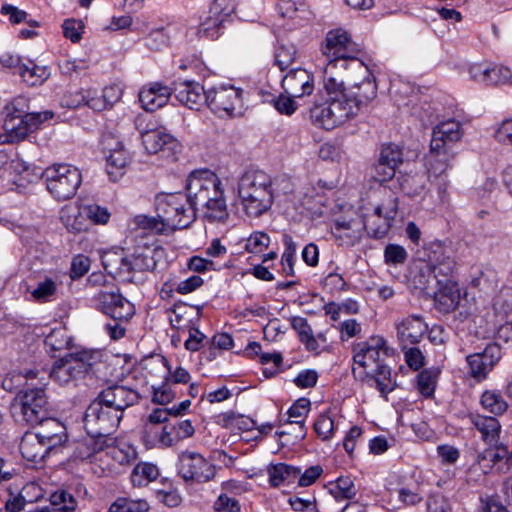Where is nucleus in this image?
<instances>
[{"instance_id": "2", "label": "nucleus", "mask_w": 512, "mask_h": 512, "mask_svg": "<svg viewBox=\"0 0 512 512\" xmlns=\"http://www.w3.org/2000/svg\"><path fill=\"white\" fill-rule=\"evenodd\" d=\"M388 351L389 348L383 337L372 336L354 347L352 367L355 379L375 387L384 396L395 387L391 369L385 364Z\"/></svg>"}, {"instance_id": "33", "label": "nucleus", "mask_w": 512, "mask_h": 512, "mask_svg": "<svg viewBox=\"0 0 512 512\" xmlns=\"http://www.w3.org/2000/svg\"><path fill=\"white\" fill-rule=\"evenodd\" d=\"M267 473L270 484L273 487H278L283 483H293L299 476L300 469L284 463H279L270 465L267 469Z\"/></svg>"}, {"instance_id": "51", "label": "nucleus", "mask_w": 512, "mask_h": 512, "mask_svg": "<svg viewBox=\"0 0 512 512\" xmlns=\"http://www.w3.org/2000/svg\"><path fill=\"white\" fill-rule=\"evenodd\" d=\"M379 157L395 168H398L403 162V151L396 144H387L382 147Z\"/></svg>"}, {"instance_id": "19", "label": "nucleus", "mask_w": 512, "mask_h": 512, "mask_svg": "<svg viewBox=\"0 0 512 512\" xmlns=\"http://www.w3.org/2000/svg\"><path fill=\"white\" fill-rule=\"evenodd\" d=\"M97 398L115 412H120L122 417L128 407L138 402L139 395L126 386L114 385L101 391Z\"/></svg>"}, {"instance_id": "8", "label": "nucleus", "mask_w": 512, "mask_h": 512, "mask_svg": "<svg viewBox=\"0 0 512 512\" xmlns=\"http://www.w3.org/2000/svg\"><path fill=\"white\" fill-rule=\"evenodd\" d=\"M186 189L195 213L201 207L224 195L220 179L208 169L191 172L187 178Z\"/></svg>"}, {"instance_id": "14", "label": "nucleus", "mask_w": 512, "mask_h": 512, "mask_svg": "<svg viewBox=\"0 0 512 512\" xmlns=\"http://www.w3.org/2000/svg\"><path fill=\"white\" fill-rule=\"evenodd\" d=\"M96 299L100 310L113 320L128 321L134 315V305L119 293L118 288L101 289Z\"/></svg>"}, {"instance_id": "35", "label": "nucleus", "mask_w": 512, "mask_h": 512, "mask_svg": "<svg viewBox=\"0 0 512 512\" xmlns=\"http://www.w3.org/2000/svg\"><path fill=\"white\" fill-rule=\"evenodd\" d=\"M19 76L29 86H40L50 77V69L47 66H39L32 61L19 66Z\"/></svg>"}, {"instance_id": "16", "label": "nucleus", "mask_w": 512, "mask_h": 512, "mask_svg": "<svg viewBox=\"0 0 512 512\" xmlns=\"http://www.w3.org/2000/svg\"><path fill=\"white\" fill-rule=\"evenodd\" d=\"M234 7L230 0H214L208 15L201 21L198 28L199 37L215 39L219 36L224 22L230 17Z\"/></svg>"}, {"instance_id": "45", "label": "nucleus", "mask_w": 512, "mask_h": 512, "mask_svg": "<svg viewBox=\"0 0 512 512\" xmlns=\"http://www.w3.org/2000/svg\"><path fill=\"white\" fill-rule=\"evenodd\" d=\"M50 503L63 512H73L77 508L76 499L63 489H59L50 495Z\"/></svg>"}, {"instance_id": "4", "label": "nucleus", "mask_w": 512, "mask_h": 512, "mask_svg": "<svg viewBox=\"0 0 512 512\" xmlns=\"http://www.w3.org/2000/svg\"><path fill=\"white\" fill-rule=\"evenodd\" d=\"M155 211L167 230L187 228L196 218L189 194L160 193L155 197Z\"/></svg>"}, {"instance_id": "27", "label": "nucleus", "mask_w": 512, "mask_h": 512, "mask_svg": "<svg viewBox=\"0 0 512 512\" xmlns=\"http://www.w3.org/2000/svg\"><path fill=\"white\" fill-rule=\"evenodd\" d=\"M171 95V87L154 82L141 89L139 101L146 111L152 112L166 105Z\"/></svg>"}, {"instance_id": "6", "label": "nucleus", "mask_w": 512, "mask_h": 512, "mask_svg": "<svg viewBox=\"0 0 512 512\" xmlns=\"http://www.w3.org/2000/svg\"><path fill=\"white\" fill-rule=\"evenodd\" d=\"M10 409L15 421L35 426L49 413V402L45 389L32 387L19 391L11 403Z\"/></svg>"}, {"instance_id": "39", "label": "nucleus", "mask_w": 512, "mask_h": 512, "mask_svg": "<svg viewBox=\"0 0 512 512\" xmlns=\"http://www.w3.org/2000/svg\"><path fill=\"white\" fill-rule=\"evenodd\" d=\"M199 211L202 212L203 217L209 222L225 223L229 218L224 195L218 199H214V201L208 203V205L201 207Z\"/></svg>"}, {"instance_id": "54", "label": "nucleus", "mask_w": 512, "mask_h": 512, "mask_svg": "<svg viewBox=\"0 0 512 512\" xmlns=\"http://www.w3.org/2000/svg\"><path fill=\"white\" fill-rule=\"evenodd\" d=\"M310 405L311 402L307 398H300L296 400L288 410L289 417L299 419L295 420L294 422L303 425L304 418L308 415L310 411Z\"/></svg>"}, {"instance_id": "56", "label": "nucleus", "mask_w": 512, "mask_h": 512, "mask_svg": "<svg viewBox=\"0 0 512 512\" xmlns=\"http://www.w3.org/2000/svg\"><path fill=\"white\" fill-rule=\"evenodd\" d=\"M169 43V35L164 29H156L149 33L146 37V46L150 50L159 51L166 47Z\"/></svg>"}, {"instance_id": "63", "label": "nucleus", "mask_w": 512, "mask_h": 512, "mask_svg": "<svg viewBox=\"0 0 512 512\" xmlns=\"http://www.w3.org/2000/svg\"><path fill=\"white\" fill-rule=\"evenodd\" d=\"M295 59V51L293 48L280 47L277 49L275 54V62L284 71L287 69Z\"/></svg>"}, {"instance_id": "42", "label": "nucleus", "mask_w": 512, "mask_h": 512, "mask_svg": "<svg viewBox=\"0 0 512 512\" xmlns=\"http://www.w3.org/2000/svg\"><path fill=\"white\" fill-rule=\"evenodd\" d=\"M453 158V154L450 151H432L429 160V177L435 179L440 178L449 167V160Z\"/></svg>"}, {"instance_id": "28", "label": "nucleus", "mask_w": 512, "mask_h": 512, "mask_svg": "<svg viewBox=\"0 0 512 512\" xmlns=\"http://www.w3.org/2000/svg\"><path fill=\"white\" fill-rule=\"evenodd\" d=\"M468 419L487 444L497 443L500 438L501 424L498 418L479 413H469Z\"/></svg>"}, {"instance_id": "25", "label": "nucleus", "mask_w": 512, "mask_h": 512, "mask_svg": "<svg viewBox=\"0 0 512 512\" xmlns=\"http://www.w3.org/2000/svg\"><path fill=\"white\" fill-rule=\"evenodd\" d=\"M171 88L175 98L189 109L198 110L203 103H206L207 91H204L197 82H174Z\"/></svg>"}, {"instance_id": "48", "label": "nucleus", "mask_w": 512, "mask_h": 512, "mask_svg": "<svg viewBox=\"0 0 512 512\" xmlns=\"http://www.w3.org/2000/svg\"><path fill=\"white\" fill-rule=\"evenodd\" d=\"M83 213L86 214L87 221L94 224H106L110 219L108 210L95 203L83 205Z\"/></svg>"}, {"instance_id": "47", "label": "nucleus", "mask_w": 512, "mask_h": 512, "mask_svg": "<svg viewBox=\"0 0 512 512\" xmlns=\"http://www.w3.org/2000/svg\"><path fill=\"white\" fill-rule=\"evenodd\" d=\"M56 290V283L50 278H45L37 284L31 295L38 302H47L55 295Z\"/></svg>"}, {"instance_id": "52", "label": "nucleus", "mask_w": 512, "mask_h": 512, "mask_svg": "<svg viewBox=\"0 0 512 512\" xmlns=\"http://www.w3.org/2000/svg\"><path fill=\"white\" fill-rule=\"evenodd\" d=\"M135 224L143 229L154 233H163L166 231L162 219L158 217H150L146 215H138L134 219Z\"/></svg>"}, {"instance_id": "59", "label": "nucleus", "mask_w": 512, "mask_h": 512, "mask_svg": "<svg viewBox=\"0 0 512 512\" xmlns=\"http://www.w3.org/2000/svg\"><path fill=\"white\" fill-rule=\"evenodd\" d=\"M90 267V259L84 255H77L73 258L70 269V277L79 279L85 275Z\"/></svg>"}, {"instance_id": "61", "label": "nucleus", "mask_w": 512, "mask_h": 512, "mask_svg": "<svg viewBox=\"0 0 512 512\" xmlns=\"http://www.w3.org/2000/svg\"><path fill=\"white\" fill-rule=\"evenodd\" d=\"M294 96H290L286 94L285 92L283 94H280L277 99L274 101V106L276 110L285 115H292L296 108V102L294 101Z\"/></svg>"}, {"instance_id": "37", "label": "nucleus", "mask_w": 512, "mask_h": 512, "mask_svg": "<svg viewBox=\"0 0 512 512\" xmlns=\"http://www.w3.org/2000/svg\"><path fill=\"white\" fill-rule=\"evenodd\" d=\"M455 265L454 259L448 256H442L436 261L431 262L429 269L438 284L454 283L452 278Z\"/></svg>"}, {"instance_id": "46", "label": "nucleus", "mask_w": 512, "mask_h": 512, "mask_svg": "<svg viewBox=\"0 0 512 512\" xmlns=\"http://www.w3.org/2000/svg\"><path fill=\"white\" fill-rule=\"evenodd\" d=\"M336 427L330 412L321 414L314 423L315 432L324 441L333 436Z\"/></svg>"}, {"instance_id": "18", "label": "nucleus", "mask_w": 512, "mask_h": 512, "mask_svg": "<svg viewBox=\"0 0 512 512\" xmlns=\"http://www.w3.org/2000/svg\"><path fill=\"white\" fill-rule=\"evenodd\" d=\"M155 250L149 247L140 248L130 257L120 258L117 273L126 280H132L133 272L152 271L156 267Z\"/></svg>"}, {"instance_id": "32", "label": "nucleus", "mask_w": 512, "mask_h": 512, "mask_svg": "<svg viewBox=\"0 0 512 512\" xmlns=\"http://www.w3.org/2000/svg\"><path fill=\"white\" fill-rule=\"evenodd\" d=\"M493 447L485 449L479 456L478 461L484 471L486 469H492L497 467L500 471V467L506 461L507 445L503 443H493Z\"/></svg>"}, {"instance_id": "50", "label": "nucleus", "mask_w": 512, "mask_h": 512, "mask_svg": "<svg viewBox=\"0 0 512 512\" xmlns=\"http://www.w3.org/2000/svg\"><path fill=\"white\" fill-rule=\"evenodd\" d=\"M270 244V237L268 234L264 232H254L252 233L246 241L245 249L249 253H261Z\"/></svg>"}, {"instance_id": "36", "label": "nucleus", "mask_w": 512, "mask_h": 512, "mask_svg": "<svg viewBox=\"0 0 512 512\" xmlns=\"http://www.w3.org/2000/svg\"><path fill=\"white\" fill-rule=\"evenodd\" d=\"M330 494L338 501L354 500L357 495V488L350 476H340L328 485Z\"/></svg>"}, {"instance_id": "11", "label": "nucleus", "mask_w": 512, "mask_h": 512, "mask_svg": "<svg viewBox=\"0 0 512 512\" xmlns=\"http://www.w3.org/2000/svg\"><path fill=\"white\" fill-rule=\"evenodd\" d=\"M145 150L149 154H161V157L171 161L177 160L182 146L180 142L163 128L148 129L141 132Z\"/></svg>"}, {"instance_id": "23", "label": "nucleus", "mask_w": 512, "mask_h": 512, "mask_svg": "<svg viewBox=\"0 0 512 512\" xmlns=\"http://www.w3.org/2000/svg\"><path fill=\"white\" fill-rule=\"evenodd\" d=\"M462 137L461 124L456 120H447L439 123L434 129L430 142L432 151H449L450 145Z\"/></svg>"}, {"instance_id": "20", "label": "nucleus", "mask_w": 512, "mask_h": 512, "mask_svg": "<svg viewBox=\"0 0 512 512\" xmlns=\"http://www.w3.org/2000/svg\"><path fill=\"white\" fill-rule=\"evenodd\" d=\"M501 358V349L498 344L488 345L483 352L467 356L470 374L474 378L484 379Z\"/></svg>"}, {"instance_id": "22", "label": "nucleus", "mask_w": 512, "mask_h": 512, "mask_svg": "<svg viewBox=\"0 0 512 512\" xmlns=\"http://www.w3.org/2000/svg\"><path fill=\"white\" fill-rule=\"evenodd\" d=\"M282 88L290 96L303 97L314 91V78L306 69H291L282 79Z\"/></svg>"}, {"instance_id": "53", "label": "nucleus", "mask_w": 512, "mask_h": 512, "mask_svg": "<svg viewBox=\"0 0 512 512\" xmlns=\"http://www.w3.org/2000/svg\"><path fill=\"white\" fill-rule=\"evenodd\" d=\"M407 251L398 244H389L384 250L385 262L389 265L402 264L407 259Z\"/></svg>"}, {"instance_id": "17", "label": "nucleus", "mask_w": 512, "mask_h": 512, "mask_svg": "<svg viewBox=\"0 0 512 512\" xmlns=\"http://www.w3.org/2000/svg\"><path fill=\"white\" fill-rule=\"evenodd\" d=\"M54 117L52 111L25 113L24 115H9L5 120V129L12 141L24 139L33 129Z\"/></svg>"}, {"instance_id": "13", "label": "nucleus", "mask_w": 512, "mask_h": 512, "mask_svg": "<svg viewBox=\"0 0 512 512\" xmlns=\"http://www.w3.org/2000/svg\"><path fill=\"white\" fill-rule=\"evenodd\" d=\"M206 104L220 117L233 116L237 108L242 106V90L234 86H220L209 89Z\"/></svg>"}, {"instance_id": "26", "label": "nucleus", "mask_w": 512, "mask_h": 512, "mask_svg": "<svg viewBox=\"0 0 512 512\" xmlns=\"http://www.w3.org/2000/svg\"><path fill=\"white\" fill-rule=\"evenodd\" d=\"M397 337L403 348L421 341L428 330V325L420 316H408L396 324Z\"/></svg>"}, {"instance_id": "44", "label": "nucleus", "mask_w": 512, "mask_h": 512, "mask_svg": "<svg viewBox=\"0 0 512 512\" xmlns=\"http://www.w3.org/2000/svg\"><path fill=\"white\" fill-rule=\"evenodd\" d=\"M71 337L63 328L53 329L45 338V346L50 351H60L70 347Z\"/></svg>"}, {"instance_id": "34", "label": "nucleus", "mask_w": 512, "mask_h": 512, "mask_svg": "<svg viewBox=\"0 0 512 512\" xmlns=\"http://www.w3.org/2000/svg\"><path fill=\"white\" fill-rule=\"evenodd\" d=\"M479 403L482 409L489 412L496 418L503 415L508 410L507 401L501 392L497 390L484 391L480 396Z\"/></svg>"}, {"instance_id": "58", "label": "nucleus", "mask_w": 512, "mask_h": 512, "mask_svg": "<svg viewBox=\"0 0 512 512\" xmlns=\"http://www.w3.org/2000/svg\"><path fill=\"white\" fill-rule=\"evenodd\" d=\"M62 28L64 36L67 39H70L73 43H77L81 40V33L83 29L81 21L67 19L64 21Z\"/></svg>"}, {"instance_id": "49", "label": "nucleus", "mask_w": 512, "mask_h": 512, "mask_svg": "<svg viewBox=\"0 0 512 512\" xmlns=\"http://www.w3.org/2000/svg\"><path fill=\"white\" fill-rule=\"evenodd\" d=\"M512 84V72L504 66H494L489 68L487 85H505Z\"/></svg>"}, {"instance_id": "24", "label": "nucleus", "mask_w": 512, "mask_h": 512, "mask_svg": "<svg viewBox=\"0 0 512 512\" xmlns=\"http://www.w3.org/2000/svg\"><path fill=\"white\" fill-rule=\"evenodd\" d=\"M34 431L50 450L61 446L68 439L65 425L55 418L45 417L36 423Z\"/></svg>"}, {"instance_id": "31", "label": "nucleus", "mask_w": 512, "mask_h": 512, "mask_svg": "<svg viewBox=\"0 0 512 512\" xmlns=\"http://www.w3.org/2000/svg\"><path fill=\"white\" fill-rule=\"evenodd\" d=\"M439 285L440 288L435 293V300L440 311L449 313L459 305L460 292L455 282Z\"/></svg>"}, {"instance_id": "21", "label": "nucleus", "mask_w": 512, "mask_h": 512, "mask_svg": "<svg viewBox=\"0 0 512 512\" xmlns=\"http://www.w3.org/2000/svg\"><path fill=\"white\" fill-rule=\"evenodd\" d=\"M398 213V201L393 195H389L380 205L375 208V217L380 221L375 227L368 224V234L376 239L383 238L392 226Z\"/></svg>"}, {"instance_id": "5", "label": "nucleus", "mask_w": 512, "mask_h": 512, "mask_svg": "<svg viewBox=\"0 0 512 512\" xmlns=\"http://www.w3.org/2000/svg\"><path fill=\"white\" fill-rule=\"evenodd\" d=\"M102 352L96 349H81L68 353L55 361L49 376L61 386L82 378L101 362Z\"/></svg>"}, {"instance_id": "57", "label": "nucleus", "mask_w": 512, "mask_h": 512, "mask_svg": "<svg viewBox=\"0 0 512 512\" xmlns=\"http://www.w3.org/2000/svg\"><path fill=\"white\" fill-rule=\"evenodd\" d=\"M213 507L217 512H240L241 509L239 501L227 494H220Z\"/></svg>"}, {"instance_id": "10", "label": "nucleus", "mask_w": 512, "mask_h": 512, "mask_svg": "<svg viewBox=\"0 0 512 512\" xmlns=\"http://www.w3.org/2000/svg\"><path fill=\"white\" fill-rule=\"evenodd\" d=\"M178 473L185 482L206 483L216 475V468L203 455L185 450L178 456Z\"/></svg>"}, {"instance_id": "41", "label": "nucleus", "mask_w": 512, "mask_h": 512, "mask_svg": "<svg viewBox=\"0 0 512 512\" xmlns=\"http://www.w3.org/2000/svg\"><path fill=\"white\" fill-rule=\"evenodd\" d=\"M104 440L101 437H94L87 434L83 440L77 442L74 455L76 458L85 460L92 457L95 453L102 450Z\"/></svg>"}, {"instance_id": "3", "label": "nucleus", "mask_w": 512, "mask_h": 512, "mask_svg": "<svg viewBox=\"0 0 512 512\" xmlns=\"http://www.w3.org/2000/svg\"><path fill=\"white\" fill-rule=\"evenodd\" d=\"M270 176L260 170L245 172L238 181V196L245 214L259 217L267 212L273 203L274 192Z\"/></svg>"}, {"instance_id": "12", "label": "nucleus", "mask_w": 512, "mask_h": 512, "mask_svg": "<svg viewBox=\"0 0 512 512\" xmlns=\"http://www.w3.org/2000/svg\"><path fill=\"white\" fill-rule=\"evenodd\" d=\"M102 145L106 154V172L112 181H117L125 173L130 158L129 153L122 140L113 132L103 135Z\"/></svg>"}, {"instance_id": "9", "label": "nucleus", "mask_w": 512, "mask_h": 512, "mask_svg": "<svg viewBox=\"0 0 512 512\" xmlns=\"http://www.w3.org/2000/svg\"><path fill=\"white\" fill-rule=\"evenodd\" d=\"M121 418L120 412H115L96 398L86 409L84 427L87 434L104 438L118 427Z\"/></svg>"}, {"instance_id": "29", "label": "nucleus", "mask_w": 512, "mask_h": 512, "mask_svg": "<svg viewBox=\"0 0 512 512\" xmlns=\"http://www.w3.org/2000/svg\"><path fill=\"white\" fill-rule=\"evenodd\" d=\"M20 451L26 460L39 463L44 460L51 450L39 438L35 431H29L22 437Z\"/></svg>"}, {"instance_id": "64", "label": "nucleus", "mask_w": 512, "mask_h": 512, "mask_svg": "<svg viewBox=\"0 0 512 512\" xmlns=\"http://www.w3.org/2000/svg\"><path fill=\"white\" fill-rule=\"evenodd\" d=\"M405 361L413 370H419L424 366L425 357L422 351L417 347L408 348L405 353Z\"/></svg>"}, {"instance_id": "7", "label": "nucleus", "mask_w": 512, "mask_h": 512, "mask_svg": "<svg viewBox=\"0 0 512 512\" xmlns=\"http://www.w3.org/2000/svg\"><path fill=\"white\" fill-rule=\"evenodd\" d=\"M42 178L51 196L57 201L69 200L76 194L82 175L79 169L70 164H53L47 167Z\"/></svg>"}, {"instance_id": "38", "label": "nucleus", "mask_w": 512, "mask_h": 512, "mask_svg": "<svg viewBox=\"0 0 512 512\" xmlns=\"http://www.w3.org/2000/svg\"><path fill=\"white\" fill-rule=\"evenodd\" d=\"M159 469L156 465L147 462L138 463L132 470L130 479L134 487H144L157 479Z\"/></svg>"}, {"instance_id": "60", "label": "nucleus", "mask_w": 512, "mask_h": 512, "mask_svg": "<svg viewBox=\"0 0 512 512\" xmlns=\"http://www.w3.org/2000/svg\"><path fill=\"white\" fill-rule=\"evenodd\" d=\"M427 512H451L450 503L447 498L440 494H432L428 497Z\"/></svg>"}, {"instance_id": "43", "label": "nucleus", "mask_w": 512, "mask_h": 512, "mask_svg": "<svg viewBox=\"0 0 512 512\" xmlns=\"http://www.w3.org/2000/svg\"><path fill=\"white\" fill-rule=\"evenodd\" d=\"M440 370L438 368L425 369L418 375V390L424 397H431L434 393Z\"/></svg>"}, {"instance_id": "15", "label": "nucleus", "mask_w": 512, "mask_h": 512, "mask_svg": "<svg viewBox=\"0 0 512 512\" xmlns=\"http://www.w3.org/2000/svg\"><path fill=\"white\" fill-rule=\"evenodd\" d=\"M364 230L368 231L365 219L355 213L351 217L342 216L336 219L331 233L339 245L352 247L361 241Z\"/></svg>"}, {"instance_id": "30", "label": "nucleus", "mask_w": 512, "mask_h": 512, "mask_svg": "<svg viewBox=\"0 0 512 512\" xmlns=\"http://www.w3.org/2000/svg\"><path fill=\"white\" fill-rule=\"evenodd\" d=\"M61 221L71 233L85 231L89 227L86 214L83 213V205L80 207L65 206L61 210Z\"/></svg>"}, {"instance_id": "62", "label": "nucleus", "mask_w": 512, "mask_h": 512, "mask_svg": "<svg viewBox=\"0 0 512 512\" xmlns=\"http://www.w3.org/2000/svg\"><path fill=\"white\" fill-rule=\"evenodd\" d=\"M323 473V469L320 465H314L307 468L303 473H299L298 485L301 487L310 486L313 484Z\"/></svg>"}, {"instance_id": "40", "label": "nucleus", "mask_w": 512, "mask_h": 512, "mask_svg": "<svg viewBox=\"0 0 512 512\" xmlns=\"http://www.w3.org/2000/svg\"><path fill=\"white\" fill-rule=\"evenodd\" d=\"M292 328L297 331L300 341L305 344L309 351H315L319 345L313 335L311 326L308 324L306 318L296 316L291 319Z\"/></svg>"}, {"instance_id": "55", "label": "nucleus", "mask_w": 512, "mask_h": 512, "mask_svg": "<svg viewBox=\"0 0 512 512\" xmlns=\"http://www.w3.org/2000/svg\"><path fill=\"white\" fill-rule=\"evenodd\" d=\"M396 169L397 168L383 161L379 157L377 163L373 167L372 176L376 181L380 183L386 182L388 180H391L395 176Z\"/></svg>"}, {"instance_id": "1", "label": "nucleus", "mask_w": 512, "mask_h": 512, "mask_svg": "<svg viewBox=\"0 0 512 512\" xmlns=\"http://www.w3.org/2000/svg\"><path fill=\"white\" fill-rule=\"evenodd\" d=\"M361 48L342 28L330 30L323 54L328 62L323 72L322 100L310 109L316 126L332 130L355 118L377 95L369 68L358 58Z\"/></svg>"}]
</instances>
